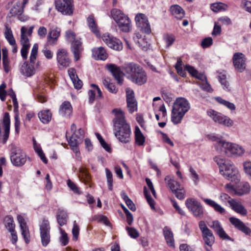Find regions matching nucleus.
I'll return each instance as SVG.
<instances>
[{
  "mask_svg": "<svg viewBox=\"0 0 251 251\" xmlns=\"http://www.w3.org/2000/svg\"><path fill=\"white\" fill-rule=\"evenodd\" d=\"M60 31L61 29L58 27L51 28L47 37L48 43L51 45L56 44L60 35Z\"/></svg>",
  "mask_w": 251,
  "mask_h": 251,
  "instance_id": "obj_21",
  "label": "nucleus"
},
{
  "mask_svg": "<svg viewBox=\"0 0 251 251\" xmlns=\"http://www.w3.org/2000/svg\"><path fill=\"white\" fill-rule=\"evenodd\" d=\"M102 39L109 48L113 50H120L123 49L121 42L109 33L104 34Z\"/></svg>",
  "mask_w": 251,
  "mask_h": 251,
  "instance_id": "obj_12",
  "label": "nucleus"
},
{
  "mask_svg": "<svg viewBox=\"0 0 251 251\" xmlns=\"http://www.w3.org/2000/svg\"><path fill=\"white\" fill-rule=\"evenodd\" d=\"M200 87L204 91L208 92H212L213 90L211 87L210 85L208 83L207 79L202 82H199Z\"/></svg>",
  "mask_w": 251,
  "mask_h": 251,
  "instance_id": "obj_58",
  "label": "nucleus"
},
{
  "mask_svg": "<svg viewBox=\"0 0 251 251\" xmlns=\"http://www.w3.org/2000/svg\"><path fill=\"white\" fill-rule=\"evenodd\" d=\"M144 194L151 207L152 209H154V201L151 196L149 195L147 189L146 187L144 188Z\"/></svg>",
  "mask_w": 251,
  "mask_h": 251,
  "instance_id": "obj_54",
  "label": "nucleus"
},
{
  "mask_svg": "<svg viewBox=\"0 0 251 251\" xmlns=\"http://www.w3.org/2000/svg\"><path fill=\"white\" fill-rule=\"evenodd\" d=\"M214 160L219 166L220 170L222 169V167H224L226 164L227 162H229V161L225 160L224 158L219 156H215L214 158Z\"/></svg>",
  "mask_w": 251,
  "mask_h": 251,
  "instance_id": "obj_53",
  "label": "nucleus"
},
{
  "mask_svg": "<svg viewBox=\"0 0 251 251\" xmlns=\"http://www.w3.org/2000/svg\"><path fill=\"white\" fill-rule=\"evenodd\" d=\"M216 151L229 157L241 156L245 152V150L241 146L225 140L218 143Z\"/></svg>",
  "mask_w": 251,
  "mask_h": 251,
  "instance_id": "obj_4",
  "label": "nucleus"
},
{
  "mask_svg": "<svg viewBox=\"0 0 251 251\" xmlns=\"http://www.w3.org/2000/svg\"><path fill=\"white\" fill-rule=\"evenodd\" d=\"M57 60L58 64L63 68L69 66L70 60L66 50L61 49L57 51Z\"/></svg>",
  "mask_w": 251,
  "mask_h": 251,
  "instance_id": "obj_15",
  "label": "nucleus"
},
{
  "mask_svg": "<svg viewBox=\"0 0 251 251\" xmlns=\"http://www.w3.org/2000/svg\"><path fill=\"white\" fill-rule=\"evenodd\" d=\"M216 100L219 103L223 104L231 110H233L235 109V106L233 103L223 100L220 97L216 98Z\"/></svg>",
  "mask_w": 251,
  "mask_h": 251,
  "instance_id": "obj_47",
  "label": "nucleus"
},
{
  "mask_svg": "<svg viewBox=\"0 0 251 251\" xmlns=\"http://www.w3.org/2000/svg\"><path fill=\"white\" fill-rule=\"evenodd\" d=\"M33 148L35 151L38 153V155L40 157L41 160L43 162L47 164L48 162V160L46 159L44 153H43L40 145L37 144L36 146H33Z\"/></svg>",
  "mask_w": 251,
  "mask_h": 251,
  "instance_id": "obj_49",
  "label": "nucleus"
},
{
  "mask_svg": "<svg viewBox=\"0 0 251 251\" xmlns=\"http://www.w3.org/2000/svg\"><path fill=\"white\" fill-rule=\"evenodd\" d=\"M17 220L20 224L22 235L26 243H28L30 241V236L28 228L26 225L25 220L21 215H18L17 216Z\"/></svg>",
  "mask_w": 251,
  "mask_h": 251,
  "instance_id": "obj_18",
  "label": "nucleus"
},
{
  "mask_svg": "<svg viewBox=\"0 0 251 251\" xmlns=\"http://www.w3.org/2000/svg\"><path fill=\"white\" fill-rule=\"evenodd\" d=\"M122 198L125 201L126 204L128 207L132 211H134L136 210V207L132 201L129 198L127 195L124 192L121 193Z\"/></svg>",
  "mask_w": 251,
  "mask_h": 251,
  "instance_id": "obj_45",
  "label": "nucleus"
},
{
  "mask_svg": "<svg viewBox=\"0 0 251 251\" xmlns=\"http://www.w3.org/2000/svg\"><path fill=\"white\" fill-rule=\"evenodd\" d=\"M232 61L235 69L242 73L246 69V58L245 55L241 52H236L233 54Z\"/></svg>",
  "mask_w": 251,
  "mask_h": 251,
  "instance_id": "obj_13",
  "label": "nucleus"
},
{
  "mask_svg": "<svg viewBox=\"0 0 251 251\" xmlns=\"http://www.w3.org/2000/svg\"><path fill=\"white\" fill-rule=\"evenodd\" d=\"M230 223L235 226L237 229L245 233L246 235H249L251 233V230L247 227L241 220L235 217H230L229 218Z\"/></svg>",
  "mask_w": 251,
  "mask_h": 251,
  "instance_id": "obj_20",
  "label": "nucleus"
},
{
  "mask_svg": "<svg viewBox=\"0 0 251 251\" xmlns=\"http://www.w3.org/2000/svg\"><path fill=\"white\" fill-rule=\"evenodd\" d=\"M80 175L79 176L80 179L86 184H89L91 181V176L88 172L87 169L84 167H81L79 168Z\"/></svg>",
  "mask_w": 251,
  "mask_h": 251,
  "instance_id": "obj_34",
  "label": "nucleus"
},
{
  "mask_svg": "<svg viewBox=\"0 0 251 251\" xmlns=\"http://www.w3.org/2000/svg\"><path fill=\"white\" fill-rule=\"evenodd\" d=\"M165 180L166 181L168 187L173 193L181 187V186L178 182L175 180L174 179H172L169 176L165 177Z\"/></svg>",
  "mask_w": 251,
  "mask_h": 251,
  "instance_id": "obj_33",
  "label": "nucleus"
},
{
  "mask_svg": "<svg viewBox=\"0 0 251 251\" xmlns=\"http://www.w3.org/2000/svg\"><path fill=\"white\" fill-rule=\"evenodd\" d=\"M220 174L225 178L231 181L238 182L240 180L238 171L233 164L229 161L220 170Z\"/></svg>",
  "mask_w": 251,
  "mask_h": 251,
  "instance_id": "obj_6",
  "label": "nucleus"
},
{
  "mask_svg": "<svg viewBox=\"0 0 251 251\" xmlns=\"http://www.w3.org/2000/svg\"><path fill=\"white\" fill-rule=\"evenodd\" d=\"M82 140L78 137L76 133H74L68 141L69 144L72 148V150L76 153V155L79 153L78 145L82 142Z\"/></svg>",
  "mask_w": 251,
  "mask_h": 251,
  "instance_id": "obj_25",
  "label": "nucleus"
},
{
  "mask_svg": "<svg viewBox=\"0 0 251 251\" xmlns=\"http://www.w3.org/2000/svg\"><path fill=\"white\" fill-rule=\"evenodd\" d=\"M126 230H127L129 236L132 238H136L139 236V233L135 228L127 227Z\"/></svg>",
  "mask_w": 251,
  "mask_h": 251,
  "instance_id": "obj_62",
  "label": "nucleus"
},
{
  "mask_svg": "<svg viewBox=\"0 0 251 251\" xmlns=\"http://www.w3.org/2000/svg\"><path fill=\"white\" fill-rule=\"evenodd\" d=\"M135 21L137 26L141 31L147 34H150L151 32L148 17L144 14L138 13L135 16Z\"/></svg>",
  "mask_w": 251,
  "mask_h": 251,
  "instance_id": "obj_9",
  "label": "nucleus"
},
{
  "mask_svg": "<svg viewBox=\"0 0 251 251\" xmlns=\"http://www.w3.org/2000/svg\"><path fill=\"white\" fill-rule=\"evenodd\" d=\"M105 172L108 189L109 190L111 191L112 190L113 186L112 174L111 171L107 168L105 169Z\"/></svg>",
  "mask_w": 251,
  "mask_h": 251,
  "instance_id": "obj_50",
  "label": "nucleus"
},
{
  "mask_svg": "<svg viewBox=\"0 0 251 251\" xmlns=\"http://www.w3.org/2000/svg\"><path fill=\"white\" fill-rule=\"evenodd\" d=\"M120 29L123 32H128L131 29V22L128 16L124 18L117 24Z\"/></svg>",
  "mask_w": 251,
  "mask_h": 251,
  "instance_id": "obj_32",
  "label": "nucleus"
},
{
  "mask_svg": "<svg viewBox=\"0 0 251 251\" xmlns=\"http://www.w3.org/2000/svg\"><path fill=\"white\" fill-rule=\"evenodd\" d=\"M4 35L9 44L11 46H15L16 45V41L13 37L12 30L7 25H5Z\"/></svg>",
  "mask_w": 251,
  "mask_h": 251,
  "instance_id": "obj_42",
  "label": "nucleus"
},
{
  "mask_svg": "<svg viewBox=\"0 0 251 251\" xmlns=\"http://www.w3.org/2000/svg\"><path fill=\"white\" fill-rule=\"evenodd\" d=\"M40 230L42 244L43 246H47L50 242V226L48 220H43Z\"/></svg>",
  "mask_w": 251,
  "mask_h": 251,
  "instance_id": "obj_10",
  "label": "nucleus"
},
{
  "mask_svg": "<svg viewBox=\"0 0 251 251\" xmlns=\"http://www.w3.org/2000/svg\"><path fill=\"white\" fill-rule=\"evenodd\" d=\"M228 203L231 208L236 212L242 215H246L247 214V210L240 202L232 199L228 201Z\"/></svg>",
  "mask_w": 251,
  "mask_h": 251,
  "instance_id": "obj_24",
  "label": "nucleus"
},
{
  "mask_svg": "<svg viewBox=\"0 0 251 251\" xmlns=\"http://www.w3.org/2000/svg\"><path fill=\"white\" fill-rule=\"evenodd\" d=\"M67 185L68 187L75 193L79 194V191L78 188L76 186V185L70 179H68L67 180Z\"/></svg>",
  "mask_w": 251,
  "mask_h": 251,
  "instance_id": "obj_63",
  "label": "nucleus"
},
{
  "mask_svg": "<svg viewBox=\"0 0 251 251\" xmlns=\"http://www.w3.org/2000/svg\"><path fill=\"white\" fill-rule=\"evenodd\" d=\"M112 112L115 115L113 120L115 136L121 142H129L130 140L131 130L129 126L125 121L124 113L118 109H114Z\"/></svg>",
  "mask_w": 251,
  "mask_h": 251,
  "instance_id": "obj_1",
  "label": "nucleus"
},
{
  "mask_svg": "<svg viewBox=\"0 0 251 251\" xmlns=\"http://www.w3.org/2000/svg\"><path fill=\"white\" fill-rule=\"evenodd\" d=\"M127 106L129 112L133 113L137 109V103L135 98L126 99Z\"/></svg>",
  "mask_w": 251,
  "mask_h": 251,
  "instance_id": "obj_44",
  "label": "nucleus"
},
{
  "mask_svg": "<svg viewBox=\"0 0 251 251\" xmlns=\"http://www.w3.org/2000/svg\"><path fill=\"white\" fill-rule=\"evenodd\" d=\"M213 43V40L211 37H207L204 39L201 43L203 48H206L210 46Z\"/></svg>",
  "mask_w": 251,
  "mask_h": 251,
  "instance_id": "obj_61",
  "label": "nucleus"
},
{
  "mask_svg": "<svg viewBox=\"0 0 251 251\" xmlns=\"http://www.w3.org/2000/svg\"><path fill=\"white\" fill-rule=\"evenodd\" d=\"M10 151L11 162L15 166H23L29 158L25 151L15 144L10 145Z\"/></svg>",
  "mask_w": 251,
  "mask_h": 251,
  "instance_id": "obj_5",
  "label": "nucleus"
},
{
  "mask_svg": "<svg viewBox=\"0 0 251 251\" xmlns=\"http://www.w3.org/2000/svg\"><path fill=\"white\" fill-rule=\"evenodd\" d=\"M164 39L168 48L171 46L175 40V37L173 34H167L164 36Z\"/></svg>",
  "mask_w": 251,
  "mask_h": 251,
  "instance_id": "obj_55",
  "label": "nucleus"
},
{
  "mask_svg": "<svg viewBox=\"0 0 251 251\" xmlns=\"http://www.w3.org/2000/svg\"><path fill=\"white\" fill-rule=\"evenodd\" d=\"M202 234L205 244L208 246L206 247L205 249L207 251H210L211 250V246L215 241L214 236L212 232L210 229Z\"/></svg>",
  "mask_w": 251,
  "mask_h": 251,
  "instance_id": "obj_23",
  "label": "nucleus"
},
{
  "mask_svg": "<svg viewBox=\"0 0 251 251\" xmlns=\"http://www.w3.org/2000/svg\"><path fill=\"white\" fill-rule=\"evenodd\" d=\"M106 67L112 73L115 79L117 80L118 83L121 84L123 80L124 74L120 68L113 64H107Z\"/></svg>",
  "mask_w": 251,
  "mask_h": 251,
  "instance_id": "obj_19",
  "label": "nucleus"
},
{
  "mask_svg": "<svg viewBox=\"0 0 251 251\" xmlns=\"http://www.w3.org/2000/svg\"><path fill=\"white\" fill-rule=\"evenodd\" d=\"M72 113V107L70 102L64 101L60 105L59 114L63 117H68Z\"/></svg>",
  "mask_w": 251,
  "mask_h": 251,
  "instance_id": "obj_29",
  "label": "nucleus"
},
{
  "mask_svg": "<svg viewBox=\"0 0 251 251\" xmlns=\"http://www.w3.org/2000/svg\"><path fill=\"white\" fill-rule=\"evenodd\" d=\"M19 8H20V10L18 11H16V7H15L14 9H12V10L13 11V13L14 14L18 15V18L19 20H20L21 21H25L26 20V18L24 17L22 15V14L24 12V8H23V7H19Z\"/></svg>",
  "mask_w": 251,
  "mask_h": 251,
  "instance_id": "obj_57",
  "label": "nucleus"
},
{
  "mask_svg": "<svg viewBox=\"0 0 251 251\" xmlns=\"http://www.w3.org/2000/svg\"><path fill=\"white\" fill-rule=\"evenodd\" d=\"M60 230L62 235L61 237H60V241L62 246H66L68 244L69 241L67 234L61 228H60Z\"/></svg>",
  "mask_w": 251,
  "mask_h": 251,
  "instance_id": "obj_60",
  "label": "nucleus"
},
{
  "mask_svg": "<svg viewBox=\"0 0 251 251\" xmlns=\"http://www.w3.org/2000/svg\"><path fill=\"white\" fill-rule=\"evenodd\" d=\"M123 70L127 75V78L132 82L141 85L147 81V75L142 67L138 65L131 63L125 64Z\"/></svg>",
  "mask_w": 251,
  "mask_h": 251,
  "instance_id": "obj_2",
  "label": "nucleus"
},
{
  "mask_svg": "<svg viewBox=\"0 0 251 251\" xmlns=\"http://www.w3.org/2000/svg\"><path fill=\"white\" fill-rule=\"evenodd\" d=\"M20 72L24 76L30 77L35 73V70L32 65H29L26 62L23 63L20 68Z\"/></svg>",
  "mask_w": 251,
  "mask_h": 251,
  "instance_id": "obj_28",
  "label": "nucleus"
},
{
  "mask_svg": "<svg viewBox=\"0 0 251 251\" xmlns=\"http://www.w3.org/2000/svg\"><path fill=\"white\" fill-rule=\"evenodd\" d=\"M218 79L221 84L223 86L224 89H226L227 90H230L229 85L228 82L226 79V75H221L218 76Z\"/></svg>",
  "mask_w": 251,
  "mask_h": 251,
  "instance_id": "obj_51",
  "label": "nucleus"
},
{
  "mask_svg": "<svg viewBox=\"0 0 251 251\" xmlns=\"http://www.w3.org/2000/svg\"><path fill=\"white\" fill-rule=\"evenodd\" d=\"M4 126L3 142L5 143L8 138L10 131V116L8 112H5L3 119Z\"/></svg>",
  "mask_w": 251,
  "mask_h": 251,
  "instance_id": "obj_27",
  "label": "nucleus"
},
{
  "mask_svg": "<svg viewBox=\"0 0 251 251\" xmlns=\"http://www.w3.org/2000/svg\"><path fill=\"white\" fill-rule=\"evenodd\" d=\"M82 50V43L79 40L76 39L72 42L71 50L74 54L75 61H77L79 59Z\"/></svg>",
  "mask_w": 251,
  "mask_h": 251,
  "instance_id": "obj_22",
  "label": "nucleus"
},
{
  "mask_svg": "<svg viewBox=\"0 0 251 251\" xmlns=\"http://www.w3.org/2000/svg\"><path fill=\"white\" fill-rule=\"evenodd\" d=\"M68 74L74 84V87L77 90L81 89L82 86V82L78 77L75 69L73 68H70L68 70Z\"/></svg>",
  "mask_w": 251,
  "mask_h": 251,
  "instance_id": "obj_26",
  "label": "nucleus"
},
{
  "mask_svg": "<svg viewBox=\"0 0 251 251\" xmlns=\"http://www.w3.org/2000/svg\"><path fill=\"white\" fill-rule=\"evenodd\" d=\"M68 215L65 211L59 209L57 214V220L58 224L62 226L67 223Z\"/></svg>",
  "mask_w": 251,
  "mask_h": 251,
  "instance_id": "obj_36",
  "label": "nucleus"
},
{
  "mask_svg": "<svg viewBox=\"0 0 251 251\" xmlns=\"http://www.w3.org/2000/svg\"><path fill=\"white\" fill-rule=\"evenodd\" d=\"M207 114L213 120L217 123L224 125L227 127H231L233 125V122L229 117L223 115L213 110L207 111Z\"/></svg>",
  "mask_w": 251,
  "mask_h": 251,
  "instance_id": "obj_8",
  "label": "nucleus"
},
{
  "mask_svg": "<svg viewBox=\"0 0 251 251\" xmlns=\"http://www.w3.org/2000/svg\"><path fill=\"white\" fill-rule=\"evenodd\" d=\"M79 233V228L78 226L76 224V222L75 221L74 223V226L72 229V233L73 235V239L75 240H77L78 237Z\"/></svg>",
  "mask_w": 251,
  "mask_h": 251,
  "instance_id": "obj_59",
  "label": "nucleus"
},
{
  "mask_svg": "<svg viewBox=\"0 0 251 251\" xmlns=\"http://www.w3.org/2000/svg\"><path fill=\"white\" fill-rule=\"evenodd\" d=\"M38 117L42 123L47 124L51 120V113L49 110H43L39 113Z\"/></svg>",
  "mask_w": 251,
  "mask_h": 251,
  "instance_id": "obj_40",
  "label": "nucleus"
},
{
  "mask_svg": "<svg viewBox=\"0 0 251 251\" xmlns=\"http://www.w3.org/2000/svg\"><path fill=\"white\" fill-rule=\"evenodd\" d=\"M209 226L212 228L221 238L225 240H230V237L225 232L218 221H212L209 224Z\"/></svg>",
  "mask_w": 251,
  "mask_h": 251,
  "instance_id": "obj_16",
  "label": "nucleus"
},
{
  "mask_svg": "<svg viewBox=\"0 0 251 251\" xmlns=\"http://www.w3.org/2000/svg\"><path fill=\"white\" fill-rule=\"evenodd\" d=\"M111 15L116 23L118 24L120 21H122L124 18L127 17L121 10L117 9H114L111 11Z\"/></svg>",
  "mask_w": 251,
  "mask_h": 251,
  "instance_id": "obj_37",
  "label": "nucleus"
},
{
  "mask_svg": "<svg viewBox=\"0 0 251 251\" xmlns=\"http://www.w3.org/2000/svg\"><path fill=\"white\" fill-rule=\"evenodd\" d=\"M190 108L189 103L184 98H177L172 110L171 120L174 124L180 123L185 114Z\"/></svg>",
  "mask_w": 251,
  "mask_h": 251,
  "instance_id": "obj_3",
  "label": "nucleus"
},
{
  "mask_svg": "<svg viewBox=\"0 0 251 251\" xmlns=\"http://www.w3.org/2000/svg\"><path fill=\"white\" fill-rule=\"evenodd\" d=\"M73 0H57L55 1L56 9L65 15H71L73 13Z\"/></svg>",
  "mask_w": 251,
  "mask_h": 251,
  "instance_id": "obj_11",
  "label": "nucleus"
},
{
  "mask_svg": "<svg viewBox=\"0 0 251 251\" xmlns=\"http://www.w3.org/2000/svg\"><path fill=\"white\" fill-rule=\"evenodd\" d=\"M185 205L187 208L192 212L197 218L201 219L203 216V210L202 205L197 200L189 198L186 200Z\"/></svg>",
  "mask_w": 251,
  "mask_h": 251,
  "instance_id": "obj_7",
  "label": "nucleus"
},
{
  "mask_svg": "<svg viewBox=\"0 0 251 251\" xmlns=\"http://www.w3.org/2000/svg\"><path fill=\"white\" fill-rule=\"evenodd\" d=\"M205 203L213 207L215 211L221 213L223 214L225 212V210L221 205L217 203L216 202L210 199H206L204 200Z\"/></svg>",
  "mask_w": 251,
  "mask_h": 251,
  "instance_id": "obj_41",
  "label": "nucleus"
},
{
  "mask_svg": "<svg viewBox=\"0 0 251 251\" xmlns=\"http://www.w3.org/2000/svg\"><path fill=\"white\" fill-rule=\"evenodd\" d=\"M38 46L37 44H35L32 48L31 54L30 56V62L33 64L35 63L36 60V56L38 52Z\"/></svg>",
  "mask_w": 251,
  "mask_h": 251,
  "instance_id": "obj_48",
  "label": "nucleus"
},
{
  "mask_svg": "<svg viewBox=\"0 0 251 251\" xmlns=\"http://www.w3.org/2000/svg\"><path fill=\"white\" fill-rule=\"evenodd\" d=\"M210 8L213 11L218 12L222 10L224 11L227 10V5L222 2H216L211 4Z\"/></svg>",
  "mask_w": 251,
  "mask_h": 251,
  "instance_id": "obj_43",
  "label": "nucleus"
},
{
  "mask_svg": "<svg viewBox=\"0 0 251 251\" xmlns=\"http://www.w3.org/2000/svg\"><path fill=\"white\" fill-rule=\"evenodd\" d=\"M5 226L7 230H11L15 229L13 218L10 216H7L4 218Z\"/></svg>",
  "mask_w": 251,
  "mask_h": 251,
  "instance_id": "obj_46",
  "label": "nucleus"
},
{
  "mask_svg": "<svg viewBox=\"0 0 251 251\" xmlns=\"http://www.w3.org/2000/svg\"><path fill=\"white\" fill-rule=\"evenodd\" d=\"M170 11L172 14L178 20L182 19L185 16L184 10L178 5L171 6Z\"/></svg>",
  "mask_w": 251,
  "mask_h": 251,
  "instance_id": "obj_31",
  "label": "nucleus"
},
{
  "mask_svg": "<svg viewBox=\"0 0 251 251\" xmlns=\"http://www.w3.org/2000/svg\"><path fill=\"white\" fill-rule=\"evenodd\" d=\"M26 31V28L25 26H22L21 29V44L22 45L21 52L24 59H26L28 50L30 47L29 39L25 35Z\"/></svg>",
  "mask_w": 251,
  "mask_h": 251,
  "instance_id": "obj_14",
  "label": "nucleus"
},
{
  "mask_svg": "<svg viewBox=\"0 0 251 251\" xmlns=\"http://www.w3.org/2000/svg\"><path fill=\"white\" fill-rule=\"evenodd\" d=\"M235 183L234 193L237 195L241 196L249 193L250 191V186L248 182H240V180Z\"/></svg>",
  "mask_w": 251,
  "mask_h": 251,
  "instance_id": "obj_17",
  "label": "nucleus"
},
{
  "mask_svg": "<svg viewBox=\"0 0 251 251\" xmlns=\"http://www.w3.org/2000/svg\"><path fill=\"white\" fill-rule=\"evenodd\" d=\"M135 139L136 144L138 146L143 145L145 141V137L138 126H136L135 129Z\"/></svg>",
  "mask_w": 251,
  "mask_h": 251,
  "instance_id": "obj_39",
  "label": "nucleus"
},
{
  "mask_svg": "<svg viewBox=\"0 0 251 251\" xmlns=\"http://www.w3.org/2000/svg\"><path fill=\"white\" fill-rule=\"evenodd\" d=\"M163 232L167 244L171 247H174L175 244L173 232L167 227H165L164 228Z\"/></svg>",
  "mask_w": 251,
  "mask_h": 251,
  "instance_id": "obj_38",
  "label": "nucleus"
},
{
  "mask_svg": "<svg viewBox=\"0 0 251 251\" xmlns=\"http://www.w3.org/2000/svg\"><path fill=\"white\" fill-rule=\"evenodd\" d=\"M66 36L67 39L70 41L73 42V41L76 40L75 33L71 30H68L66 32Z\"/></svg>",
  "mask_w": 251,
  "mask_h": 251,
  "instance_id": "obj_64",
  "label": "nucleus"
},
{
  "mask_svg": "<svg viewBox=\"0 0 251 251\" xmlns=\"http://www.w3.org/2000/svg\"><path fill=\"white\" fill-rule=\"evenodd\" d=\"M173 193L175 194L176 197L179 200H183L185 197V191L181 187L173 192Z\"/></svg>",
  "mask_w": 251,
  "mask_h": 251,
  "instance_id": "obj_56",
  "label": "nucleus"
},
{
  "mask_svg": "<svg viewBox=\"0 0 251 251\" xmlns=\"http://www.w3.org/2000/svg\"><path fill=\"white\" fill-rule=\"evenodd\" d=\"M2 66L4 72L6 74L11 70V61L9 58L2 59Z\"/></svg>",
  "mask_w": 251,
  "mask_h": 251,
  "instance_id": "obj_52",
  "label": "nucleus"
},
{
  "mask_svg": "<svg viewBox=\"0 0 251 251\" xmlns=\"http://www.w3.org/2000/svg\"><path fill=\"white\" fill-rule=\"evenodd\" d=\"M92 52L93 56L96 59L105 60L107 58V53L104 48L102 47L93 49Z\"/></svg>",
  "mask_w": 251,
  "mask_h": 251,
  "instance_id": "obj_30",
  "label": "nucleus"
},
{
  "mask_svg": "<svg viewBox=\"0 0 251 251\" xmlns=\"http://www.w3.org/2000/svg\"><path fill=\"white\" fill-rule=\"evenodd\" d=\"M88 26L91 31L97 36L100 35L99 31L97 28V25L93 15H90L87 18Z\"/></svg>",
  "mask_w": 251,
  "mask_h": 251,
  "instance_id": "obj_35",
  "label": "nucleus"
}]
</instances>
